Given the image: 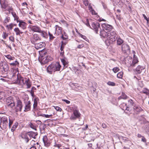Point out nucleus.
<instances>
[{"instance_id":"nucleus-1","label":"nucleus","mask_w":149,"mask_h":149,"mask_svg":"<svg viewBox=\"0 0 149 149\" xmlns=\"http://www.w3.org/2000/svg\"><path fill=\"white\" fill-rule=\"evenodd\" d=\"M9 66L8 64L5 61H1L0 63V72L5 76H2L3 77L6 78L7 77L9 79H12V78L9 77L8 75V72L9 71Z\"/></svg>"},{"instance_id":"nucleus-2","label":"nucleus","mask_w":149,"mask_h":149,"mask_svg":"<svg viewBox=\"0 0 149 149\" xmlns=\"http://www.w3.org/2000/svg\"><path fill=\"white\" fill-rule=\"evenodd\" d=\"M61 66L59 62L51 63L47 68V72L51 74L56 71H59Z\"/></svg>"},{"instance_id":"nucleus-3","label":"nucleus","mask_w":149,"mask_h":149,"mask_svg":"<svg viewBox=\"0 0 149 149\" xmlns=\"http://www.w3.org/2000/svg\"><path fill=\"white\" fill-rule=\"evenodd\" d=\"M117 38V35L114 31L111 30L108 31V40L107 42H108L109 44H112L115 41Z\"/></svg>"},{"instance_id":"nucleus-4","label":"nucleus","mask_w":149,"mask_h":149,"mask_svg":"<svg viewBox=\"0 0 149 149\" xmlns=\"http://www.w3.org/2000/svg\"><path fill=\"white\" fill-rule=\"evenodd\" d=\"M9 64L10 66L11 71L13 72L10 77L13 78L15 76V73L18 69L17 67L19 66V63L18 61L16 60L12 63H10Z\"/></svg>"},{"instance_id":"nucleus-5","label":"nucleus","mask_w":149,"mask_h":149,"mask_svg":"<svg viewBox=\"0 0 149 149\" xmlns=\"http://www.w3.org/2000/svg\"><path fill=\"white\" fill-rule=\"evenodd\" d=\"M8 117L6 116L2 117L1 119L0 127L3 130L6 129L8 126Z\"/></svg>"},{"instance_id":"nucleus-6","label":"nucleus","mask_w":149,"mask_h":149,"mask_svg":"<svg viewBox=\"0 0 149 149\" xmlns=\"http://www.w3.org/2000/svg\"><path fill=\"white\" fill-rule=\"evenodd\" d=\"M73 114L70 117V119L72 120H75L77 119H80L81 114L79 113L78 109L77 108H75L73 110Z\"/></svg>"},{"instance_id":"nucleus-7","label":"nucleus","mask_w":149,"mask_h":149,"mask_svg":"<svg viewBox=\"0 0 149 149\" xmlns=\"http://www.w3.org/2000/svg\"><path fill=\"white\" fill-rule=\"evenodd\" d=\"M52 58L50 56H46L43 57V56L40 58V62L42 65H43L48 63L49 61L52 60Z\"/></svg>"},{"instance_id":"nucleus-8","label":"nucleus","mask_w":149,"mask_h":149,"mask_svg":"<svg viewBox=\"0 0 149 149\" xmlns=\"http://www.w3.org/2000/svg\"><path fill=\"white\" fill-rule=\"evenodd\" d=\"M92 28H91L94 30L97 33H98V29H100V24L99 23L96 22H92L91 24Z\"/></svg>"},{"instance_id":"nucleus-9","label":"nucleus","mask_w":149,"mask_h":149,"mask_svg":"<svg viewBox=\"0 0 149 149\" xmlns=\"http://www.w3.org/2000/svg\"><path fill=\"white\" fill-rule=\"evenodd\" d=\"M41 39L40 38L38 35L36 34H33L31 38V41L33 44H35L38 41L40 40Z\"/></svg>"},{"instance_id":"nucleus-10","label":"nucleus","mask_w":149,"mask_h":149,"mask_svg":"<svg viewBox=\"0 0 149 149\" xmlns=\"http://www.w3.org/2000/svg\"><path fill=\"white\" fill-rule=\"evenodd\" d=\"M122 50L123 52L125 53H129L130 52L129 46L125 44H123L122 45Z\"/></svg>"},{"instance_id":"nucleus-11","label":"nucleus","mask_w":149,"mask_h":149,"mask_svg":"<svg viewBox=\"0 0 149 149\" xmlns=\"http://www.w3.org/2000/svg\"><path fill=\"white\" fill-rule=\"evenodd\" d=\"M22 102L19 100H17L16 106L15 107L16 112H17L18 111H21L22 110Z\"/></svg>"},{"instance_id":"nucleus-12","label":"nucleus","mask_w":149,"mask_h":149,"mask_svg":"<svg viewBox=\"0 0 149 149\" xmlns=\"http://www.w3.org/2000/svg\"><path fill=\"white\" fill-rule=\"evenodd\" d=\"M103 29L107 31H109L112 30L113 27L111 25L106 23H103L102 25Z\"/></svg>"},{"instance_id":"nucleus-13","label":"nucleus","mask_w":149,"mask_h":149,"mask_svg":"<svg viewBox=\"0 0 149 149\" xmlns=\"http://www.w3.org/2000/svg\"><path fill=\"white\" fill-rule=\"evenodd\" d=\"M42 140L45 146L48 147L50 146V141L48 139L47 136L45 135L43 136Z\"/></svg>"},{"instance_id":"nucleus-14","label":"nucleus","mask_w":149,"mask_h":149,"mask_svg":"<svg viewBox=\"0 0 149 149\" xmlns=\"http://www.w3.org/2000/svg\"><path fill=\"white\" fill-rule=\"evenodd\" d=\"M17 83L21 85L24 84L25 80H26L27 79V78H24L22 77L19 78L17 76Z\"/></svg>"},{"instance_id":"nucleus-15","label":"nucleus","mask_w":149,"mask_h":149,"mask_svg":"<svg viewBox=\"0 0 149 149\" xmlns=\"http://www.w3.org/2000/svg\"><path fill=\"white\" fill-rule=\"evenodd\" d=\"M45 46V43L43 42L35 44V47L37 49L44 47Z\"/></svg>"},{"instance_id":"nucleus-16","label":"nucleus","mask_w":149,"mask_h":149,"mask_svg":"<svg viewBox=\"0 0 149 149\" xmlns=\"http://www.w3.org/2000/svg\"><path fill=\"white\" fill-rule=\"evenodd\" d=\"M25 106L24 107L25 111H27L30 110L31 109V102L30 101L25 102Z\"/></svg>"},{"instance_id":"nucleus-17","label":"nucleus","mask_w":149,"mask_h":149,"mask_svg":"<svg viewBox=\"0 0 149 149\" xmlns=\"http://www.w3.org/2000/svg\"><path fill=\"white\" fill-rule=\"evenodd\" d=\"M133 108L134 112L137 114L139 113L143 110L142 108L139 106H134Z\"/></svg>"},{"instance_id":"nucleus-18","label":"nucleus","mask_w":149,"mask_h":149,"mask_svg":"<svg viewBox=\"0 0 149 149\" xmlns=\"http://www.w3.org/2000/svg\"><path fill=\"white\" fill-rule=\"evenodd\" d=\"M138 62V58L135 54L133 55V57L132 63L130 65L134 67L135 65V64L137 63Z\"/></svg>"},{"instance_id":"nucleus-19","label":"nucleus","mask_w":149,"mask_h":149,"mask_svg":"<svg viewBox=\"0 0 149 149\" xmlns=\"http://www.w3.org/2000/svg\"><path fill=\"white\" fill-rule=\"evenodd\" d=\"M108 32L105 31L104 29H102L100 31V35L104 38H107L108 39Z\"/></svg>"},{"instance_id":"nucleus-20","label":"nucleus","mask_w":149,"mask_h":149,"mask_svg":"<svg viewBox=\"0 0 149 149\" xmlns=\"http://www.w3.org/2000/svg\"><path fill=\"white\" fill-rule=\"evenodd\" d=\"M30 28L31 30L34 32L39 33L41 31V29L40 28L37 26H31Z\"/></svg>"},{"instance_id":"nucleus-21","label":"nucleus","mask_w":149,"mask_h":149,"mask_svg":"<svg viewBox=\"0 0 149 149\" xmlns=\"http://www.w3.org/2000/svg\"><path fill=\"white\" fill-rule=\"evenodd\" d=\"M62 32V28L58 25H56L55 33L58 35L61 33Z\"/></svg>"},{"instance_id":"nucleus-22","label":"nucleus","mask_w":149,"mask_h":149,"mask_svg":"<svg viewBox=\"0 0 149 149\" xmlns=\"http://www.w3.org/2000/svg\"><path fill=\"white\" fill-rule=\"evenodd\" d=\"M28 135H29L30 137H32L34 139L36 138V136L38 135L37 132H34L32 131L28 132Z\"/></svg>"},{"instance_id":"nucleus-23","label":"nucleus","mask_w":149,"mask_h":149,"mask_svg":"<svg viewBox=\"0 0 149 149\" xmlns=\"http://www.w3.org/2000/svg\"><path fill=\"white\" fill-rule=\"evenodd\" d=\"M28 134H23L20 135L21 137L24 139L26 141V143H28L29 141V139L27 136Z\"/></svg>"},{"instance_id":"nucleus-24","label":"nucleus","mask_w":149,"mask_h":149,"mask_svg":"<svg viewBox=\"0 0 149 149\" xmlns=\"http://www.w3.org/2000/svg\"><path fill=\"white\" fill-rule=\"evenodd\" d=\"M26 24L23 21H21L19 24V26L22 29H24L26 28Z\"/></svg>"},{"instance_id":"nucleus-25","label":"nucleus","mask_w":149,"mask_h":149,"mask_svg":"<svg viewBox=\"0 0 149 149\" xmlns=\"http://www.w3.org/2000/svg\"><path fill=\"white\" fill-rule=\"evenodd\" d=\"M144 68L143 66L139 65L136 69V72L139 74H140L142 70L144 69Z\"/></svg>"},{"instance_id":"nucleus-26","label":"nucleus","mask_w":149,"mask_h":149,"mask_svg":"<svg viewBox=\"0 0 149 149\" xmlns=\"http://www.w3.org/2000/svg\"><path fill=\"white\" fill-rule=\"evenodd\" d=\"M24 84H25L27 88H30L31 86V84L29 79H27V78L26 80H25Z\"/></svg>"},{"instance_id":"nucleus-27","label":"nucleus","mask_w":149,"mask_h":149,"mask_svg":"<svg viewBox=\"0 0 149 149\" xmlns=\"http://www.w3.org/2000/svg\"><path fill=\"white\" fill-rule=\"evenodd\" d=\"M14 102L13 98L11 96H10L7 98L6 100V102L7 105L11 103V102Z\"/></svg>"},{"instance_id":"nucleus-28","label":"nucleus","mask_w":149,"mask_h":149,"mask_svg":"<svg viewBox=\"0 0 149 149\" xmlns=\"http://www.w3.org/2000/svg\"><path fill=\"white\" fill-rule=\"evenodd\" d=\"M35 98L34 99V103L33 104V108L35 109L37 107L38 105V102L39 101V99L38 97H34Z\"/></svg>"},{"instance_id":"nucleus-29","label":"nucleus","mask_w":149,"mask_h":149,"mask_svg":"<svg viewBox=\"0 0 149 149\" xmlns=\"http://www.w3.org/2000/svg\"><path fill=\"white\" fill-rule=\"evenodd\" d=\"M122 106H123V108H122V109H125L126 110H127L128 111H130V110L129 109V107L128 106L127 107V105L126 104L123 103L120 105V107L121 108H122Z\"/></svg>"},{"instance_id":"nucleus-30","label":"nucleus","mask_w":149,"mask_h":149,"mask_svg":"<svg viewBox=\"0 0 149 149\" xmlns=\"http://www.w3.org/2000/svg\"><path fill=\"white\" fill-rule=\"evenodd\" d=\"M6 10L10 12V11H12L13 10V8L11 4H7Z\"/></svg>"},{"instance_id":"nucleus-31","label":"nucleus","mask_w":149,"mask_h":149,"mask_svg":"<svg viewBox=\"0 0 149 149\" xmlns=\"http://www.w3.org/2000/svg\"><path fill=\"white\" fill-rule=\"evenodd\" d=\"M40 33V35L44 38H47V33L41 30V31L39 32Z\"/></svg>"},{"instance_id":"nucleus-32","label":"nucleus","mask_w":149,"mask_h":149,"mask_svg":"<svg viewBox=\"0 0 149 149\" xmlns=\"http://www.w3.org/2000/svg\"><path fill=\"white\" fill-rule=\"evenodd\" d=\"M127 97L125 93H122L121 95L118 98V100H119L121 99H126L127 98Z\"/></svg>"},{"instance_id":"nucleus-33","label":"nucleus","mask_w":149,"mask_h":149,"mask_svg":"<svg viewBox=\"0 0 149 149\" xmlns=\"http://www.w3.org/2000/svg\"><path fill=\"white\" fill-rule=\"evenodd\" d=\"M118 139L120 140L123 141L124 142H126L127 141H129L127 138L122 136H118Z\"/></svg>"},{"instance_id":"nucleus-34","label":"nucleus","mask_w":149,"mask_h":149,"mask_svg":"<svg viewBox=\"0 0 149 149\" xmlns=\"http://www.w3.org/2000/svg\"><path fill=\"white\" fill-rule=\"evenodd\" d=\"M14 31L16 33V35H19L21 34L22 33V32L20 31L18 28H15L14 29Z\"/></svg>"},{"instance_id":"nucleus-35","label":"nucleus","mask_w":149,"mask_h":149,"mask_svg":"<svg viewBox=\"0 0 149 149\" xmlns=\"http://www.w3.org/2000/svg\"><path fill=\"white\" fill-rule=\"evenodd\" d=\"M123 42V40L120 38H117V44L118 45H121Z\"/></svg>"},{"instance_id":"nucleus-36","label":"nucleus","mask_w":149,"mask_h":149,"mask_svg":"<svg viewBox=\"0 0 149 149\" xmlns=\"http://www.w3.org/2000/svg\"><path fill=\"white\" fill-rule=\"evenodd\" d=\"M61 61L64 66H65L68 64V62L65 58L61 59Z\"/></svg>"},{"instance_id":"nucleus-37","label":"nucleus","mask_w":149,"mask_h":149,"mask_svg":"<svg viewBox=\"0 0 149 149\" xmlns=\"http://www.w3.org/2000/svg\"><path fill=\"white\" fill-rule=\"evenodd\" d=\"M141 93L145 94L146 95H149V90L146 88H144Z\"/></svg>"},{"instance_id":"nucleus-38","label":"nucleus","mask_w":149,"mask_h":149,"mask_svg":"<svg viewBox=\"0 0 149 149\" xmlns=\"http://www.w3.org/2000/svg\"><path fill=\"white\" fill-rule=\"evenodd\" d=\"M5 57L10 61L14 60L15 59L14 57L10 55L5 56Z\"/></svg>"},{"instance_id":"nucleus-39","label":"nucleus","mask_w":149,"mask_h":149,"mask_svg":"<svg viewBox=\"0 0 149 149\" xmlns=\"http://www.w3.org/2000/svg\"><path fill=\"white\" fill-rule=\"evenodd\" d=\"M11 14L14 18V20L15 21V20L19 19V17L17 16V15L15 13L13 12H11Z\"/></svg>"},{"instance_id":"nucleus-40","label":"nucleus","mask_w":149,"mask_h":149,"mask_svg":"<svg viewBox=\"0 0 149 149\" xmlns=\"http://www.w3.org/2000/svg\"><path fill=\"white\" fill-rule=\"evenodd\" d=\"M18 123H16L14 124L11 129V130L12 132H13L15 131V129L17 128L18 125Z\"/></svg>"},{"instance_id":"nucleus-41","label":"nucleus","mask_w":149,"mask_h":149,"mask_svg":"<svg viewBox=\"0 0 149 149\" xmlns=\"http://www.w3.org/2000/svg\"><path fill=\"white\" fill-rule=\"evenodd\" d=\"M123 72H118V74H117V77L118 78H120V79H121L123 77Z\"/></svg>"},{"instance_id":"nucleus-42","label":"nucleus","mask_w":149,"mask_h":149,"mask_svg":"<svg viewBox=\"0 0 149 149\" xmlns=\"http://www.w3.org/2000/svg\"><path fill=\"white\" fill-rule=\"evenodd\" d=\"M14 26V24L13 23H11L9 25L6 26L7 28L9 29L12 30Z\"/></svg>"},{"instance_id":"nucleus-43","label":"nucleus","mask_w":149,"mask_h":149,"mask_svg":"<svg viewBox=\"0 0 149 149\" xmlns=\"http://www.w3.org/2000/svg\"><path fill=\"white\" fill-rule=\"evenodd\" d=\"M8 107H10L11 108H13L14 106H15V104L14 102H11V103L7 105Z\"/></svg>"},{"instance_id":"nucleus-44","label":"nucleus","mask_w":149,"mask_h":149,"mask_svg":"<svg viewBox=\"0 0 149 149\" xmlns=\"http://www.w3.org/2000/svg\"><path fill=\"white\" fill-rule=\"evenodd\" d=\"M119 70V68L118 67H116L113 68L112 70L114 73H116L118 72Z\"/></svg>"},{"instance_id":"nucleus-45","label":"nucleus","mask_w":149,"mask_h":149,"mask_svg":"<svg viewBox=\"0 0 149 149\" xmlns=\"http://www.w3.org/2000/svg\"><path fill=\"white\" fill-rule=\"evenodd\" d=\"M8 118H9V122L8 124V126L9 127V128H10L11 127V125L13 123V121L12 120H10V116H8Z\"/></svg>"},{"instance_id":"nucleus-46","label":"nucleus","mask_w":149,"mask_h":149,"mask_svg":"<svg viewBox=\"0 0 149 149\" xmlns=\"http://www.w3.org/2000/svg\"><path fill=\"white\" fill-rule=\"evenodd\" d=\"M48 34L49 37V40H53L55 38V37L53 36V35L51 33L49 32H48Z\"/></svg>"},{"instance_id":"nucleus-47","label":"nucleus","mask_w":149,"mask_h":149,"mask_svg":"<svg viewBox=\"0 0 149 149\" xmlns=\"http://www.w3.org/2000/svg\"><path fill=\"white\" fill-rule=\"evenodd\" d=\"M84 4L86 6H87L89 4L88 0H82Z\"/></svg>"},{"instance_id":"nucleus-48","label":"nucleus","mask_w":149,"mask_h":149,"mask_svg":"<svg viewBox=\"0 0 149 149\" xmlns=\"http://www.w3.org/2000/svg\"><path fill=\"white\" fill-rule=\"evenodd\" d=\"M108 85L109 86H114L115 85V84L113 82L109 81L107 83Z\"/></svg>"},{"instance_id":"nucleus-49","label":"nucleus","mask_w":149,"mask_h":149,"mask_svg":"<svg viewBox=\"0 0 149 149\" xmlns=\"http://www.w3.org/2000/svg\"><path fill=\"white\" fill-rule=\"evenodd\" d=\"M0 3L1 5V8L6 10L7 4L4 3H3L2 4H1V0H0Z\"/></svg>"},{"instance_id":"nucleus-50","label":"nucleus","mask_w":149,"mask_h":149,"mask_svg":"<svg viewBox=\"0 0 149 149\" xmlns=\"http://www.w3.org/2000/svg\"><path fill=\"white\" fill-rule=\"evenodd\" d=\"M61 44L60 47V50L61 51H62L63 50V49L64 47V45L63 44V41H62L61 42Z\"/></svg>"},{"instance_id":"nucleus-51","label":"nucleus","mask_w":149,"mask_h":149,"mask_svg":"<svg viewBox=\"0 0 149 149\" xmlns=\"http://www.w3.org/2000/svg\"><path fill=\"white\" fill-rule=\"evenodd\" d=\"M54 108L58 111H61L62 109L61 108L57 106H54Z\"/></svg>"},{"instance_id":"nucleus-52","label":"nucleus","mask_w":149,"mask_h":149,"mask_svg":"<svg viewBox=\"0 0 149 149\" xmlns=\"http://www.w3.org/2000/svg\"><path fill=\"white\" fill-rule=\"evenodd\" d=\"M85 24L87 26L89 27L90 28H91V27L90 25L88 20V19H86V22H85Z\"/></svg>"},{"instance_id":"nucleus-53","label":"nucleus","mask_w":149,"mask_h":149,"mask_svg":"<svg viewBox=\"0 0 149 149\" xmlns=\"http://www.w3.org/2000/svg\"><path fill=\"white\" fill-rule=\"evenodd\" d=\"M52 116V114L48 115H46L45 114H43L42 115V116L43 117H45L47 118H49L50 117H51Z\"/></svg>"},{"instance_id":"nucleus-54","label":"nucleus","mask_w":149,"mask_h":149,"mask_svg":"<svg viewBox=\"0 0 149 149\" xmlns=\"http://www.w3.org/2000/svg\"><path fill=\"white\" fill-rule=\"evenodd\" d=\"M29 125L30 127L31 128L35 130H36V128H35V127L32 123H30V124Z\"/></svg>"},{"instance_id":"nucleus-55","label":"nucleus","mask_w":149,"mask_h":149,"mask_svg":"<svg viewBox=\"0 0 149 149\" xmlns=\"http://www.w3.org/2000/svg\"><path fill=\"white\" fill-rule=\"evenodd\" d=\"M128 103L129 105L133 106L134 102L133 100H130L128 101Z\"/></svg>"},{"instance_id":"nucleus-56","label":"nucleus","mask_w":149,"mask_h":149,"mask_svg":"<svg viewBox=\"0 0 149 149\" xmlns=\"http://www.w3.org/2000/svg\"><path fill=\"white\" fill-rule=\"evenodd\" d=\"M91 13L92 15H96L97 14V13H96L95 11V10L93 9L92 10H91Z\"/></svg>"},{"instance_id":"nucleus-57","label":"nucleus","mask_w":149,"mask_h":149,"mask_svg":"<svg viewBox=\"0 0 149 149\" xmlns=\"http://www.w3.org/2000/svg\"><path fill=\"white\" fill-rule=\"evenodd\" d=\"M79 36L82 38H83L85 40H86V39H87V38L86 36L84 35H83L80 33H79Z\"/></svg>"},{"instance_id":"nucleus-58","label":"nucleus","mask_w":149,"mask_h":149,"mask_svg":"<svg viewBox=\"0 0 149 149\" xmlns=\"http://www.w3.org/2000/svg\"><path fill=\"white\" fill-rule=\"evenodd\" d=\"M3 93L2 92H0V100L3 98Z\"/></svg>"},{"instance_id":"nucleus-59","label":"nucleus","mask_w":149,"mask_h":149,"mask_svg":"<svg viewBox=\"0 0 149 149\" xmlns=\"http://www.w3.org/2000/svg\"><path fill=\"white\" fill-rule=\"evenodd\" d=\"M9 40L12 42L14 41V38L13 36H10L9 38Z\"/></svg>"},{"instance_id":"nucleus-60","label":"nucleus","mask_w":149,"mask_h":149,"mask_svg":"<svg viewBox=\"0 0 149 149\" xmlns=\"http://www.w3.org/2000/svg\"><path fill=\"white\" fill-rule=\"evenodd\" d=\"M143 17H144L145 19L148 22L149 21V19L146 16V15L145 14H143Z\"/></svg>"},{"instance_id":"nucleus-61","label":"nucleus","mask_w":149,"mask_h":149,"mask_svg":"<svg viewBox=\"0 0 149 149\" xmlns=\"http://www.w3.org/2000/svg\"><path fill=\"white\" fill-rule=\"evenodd\" d=\"M141 141L143 142H146V140L143 136L142 137Z\"/></svg>"},{"instance_id":"nucleus-62","label":"nucleus","mask_w":149,"mask_h":149,"mask_svg":"<svg viewBox=\"0 0 149 149\" xmlns=\"http://www.w3.org/2000/svg\"><path fill=\"white\" fill-rule=\"evenodd\" d=\"M84 46V45L83 44H82L81 45H79L77 46V48H78L80 49L83 47Z\"/></svg>"},{"instance_id":"nucleus-63","label":"nucleus","mask_w":149,"mask_h":149,"mask_svg":"<svg viewBox=\"0 0 149 149\" xmlns=\"http://www.w3.org/2000/svg\"><path fill=\"white\" fill-rule=\"evenodd\" d=\"M62 100L63 101L65 102L67 104H69L70 102L68 100H67L62 99Z\"/></svg>"},{"instance_id":"nucleus-64","label":"nucleus","mask_w":149,"mask_h":149,"mask_svg":"<svg viewBox=\"0 0 149 149\" xmlns=\"http://www.w3.org/2000/svg\"><path fill=\"white\" fill-rule=\"evenodd\" d=\"M10 20V19L9 18H6L4 20V22L5 23H8L9 22V20Z\"/></svg>"}]
</instances>
